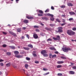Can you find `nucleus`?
Wrapping results in <instances>:
<instances>
[{
	"mask_svg": "<svg viewBox=\"0 0 76 76\" xmlns=\"http://www.w3.org/2000/svg\"><path fill=\"white\" fill-rule=\"evenodd\" d=\"M67 33L69 35H73L75 34V32L73 31L72 30H68L67 31Z\"/></svg>",
	"mask_w": 76,
	"mask_h": 76,
	"instance_id": "obj_1",
	"label": "nucleus"
},
{
	"mask_svg": "<svg viewBox=\"0 0 76 76\" xmlns=\"http://www.w3.org/2000/svg\"><path fill=\"white\" fill-rule=\"evenodd\" d=\"M14 53L15 54V56L17 58H21L22 56L20 55H18V54H19V52L18 51H15L14 52Z\"/></svg>",
	"mask_w": 76,
	"mask_h": 76,
	"instance_id": "obj_2",
	"label": "nucleus"
},
{
	"mask_svg": "<svg viewBox=\"0 0 76 76\" xmlns=\"http://www.w3.org/2000/svg\"><path fill=\"white\" fill-rule=\"evenodd\" d=\"M71 49L69 48H62V50L64 52H68Z\"/></svg>",
	"mask_w": 76,
	"mask_h": 76,
	"instance_id": "obj_3",
	"label": "nucleus"
},
{
	"mask_svg": "<svg viewBox=\"0 0 76 76\" xmlns=\"http://www.w3.org/2000/svg\"><path fill=\"white\" fill-rule=\"evenodd\" d=\"M47 15L49 16H51V17L50 18V20L52 21H54V18L53 17V15L52 14H50L49 13H48L47 14Z\"/></svg>",
	"mask_w": 76,
	"mask_h": 76,
	"instance_id": "obj_4",
	"label": "nucleus"
},
{
	"mask_svg": "<svg viewBox=\"0 0 76 76\" xmlns=\"http://www.w3.org/2000/svg\"><path fill=\"white\" fill-rule=\"evenodd\" d=\"M58 31L59 32H63V27H60L58 28Z\"/></svg>",
	"mask_w": 76,
	"mask_h": 76,
	"instance_id": "obj_5",
	"label": "nucleus"
},
{
	"mask_svg": "<svg viewBox=\"0 0 76 76\" xmlns=\"http://www.w3.org/2000/svg\"><path fill=\"white\" fill-rule=\"evenodd\" d=\"M33 37L35 39H37L38 38V37L36 34H34L33 35Z\"/></svg>",
	"mask_w": 76,
	"mask_h": 76,
	"instance_id": "obj_6",
	"label": "nucleus"
},
{
	"mask_svg": "<svg viewBox=\"0 0 76 76\" xmlns=\"http://www.w3.org/2000/svg\"><path fill=\"white\" fill-rule=\"evenodd\" d=\"M9 32L10 34H11L12 35H13V36H14V37H16V34L14 33L13 32L11 31H9Z\"/></svg>",
	"mask_w": 76,
	"mask_h": 76,
	"instance_id": "obj_7",
	"label": "nucleus"
},
{
	"mask_svg": "<svg viewBox=\"0 0 76 76\" xmlns=\"http://www.w3.org/2000/svg\"><path fill=\"white\" fill-rule=\"evenodd\" d=\"M47 52H46V51L45 50H43L41 51V53L42 54H44L45 53H47Z\"/></svg>",
	"mask_w": 76,
	"mask_h": 76,
	"instance_id": "obj_8",
	"label": "nucleus"
},
{
	"mask_svg": "<svg viewBox=\"0 0 76 76\" xmlns=\"http://www.w3.org/2000/svg\"><path fill=\"white\" fill-rule=\"evenodd\" d=\"M69 73L71 75H73L75 74V72L72 71H70L69 72Z\"/></svg>",
	"mask_w": 76,
	"mask_h": 76,
	"instance_id": "obj_9",
	"label": "nucleus"
},
{
	"mask_svg": "<svg viewBox=\"0 0 76 76\" xmlns=\"http://www.w3.org/2000/svg\"><path fill=\"white\" fill-rule=\"evenodd\" d=\"M69 13L71 15H75V13L74 12H69Z\"/></svg>",
	"mask_w": 76,
	"mask_h": 76,
	"instance_id": "obj_10",
	"label": "nucleus"
},
{
	"mask_svg": "<svg viewBox=\"0 0 76 76\" xmlns=\"http://www.w3.org/2000/svg\"><path fill=\"white\" fill-rule=\"evenodd\" d=\"M49 49L50 50H56V49L54 48V47H50L49 48Z\"/></svg>",
	"mask_w": 76,
	"mask_h": 76,
	"instance_id": "obj_11",
	"label": "nucleus"
},
{
	"mask_svg": "<svg viewBox=\"0 0 76 76\" xmlns=\"http://www.w3.org/2000/svg\"><path fill=\"white\" fill-rule=\"evenodd\" d=\"M27 18V19H33V17H29L28 16H27L26 17Z\"/></svg>",
	"mask_w": 76,
	"mask_h": 76,
	"instance_id": "obj_12",
	"label": "nucleus"
},
{
	"mask_svg": "<svg viewBox=\"0 0 76 76\" xmlns=\"http://www.w3.org/2000/svg\"><path fill=\"white\" fill-rule=\"evenodd\" d=\"M63 63V61H58L57 62V63H58V64H62Z\"/></svg>",
	"mask_w": 76,
	"mask_h": 76,
	"instance_id": "obj_13",
	"label": "nucleus"
},
{
	"mask_svg": "<svg viewBox=\"0 0 76 76\" xmlns=\"http://www.w3.org/2000/svg\"><path fill=\"white\" fill-rule=\"evenodd\" d=\"M67 5L68 6H73V4L71 3H69L67 4Z\"/></svg>",
	"mask_w": 76,
	"mask_h": 76,
	"instance_id": "obj_14",
	"label": "nucleus"
},
{
	"mask_svg": "<svg viewBox=\"0 0 76 76\" xmlns=\"http://www.w3.org/2000/svg\"><path fill=\"white\" fill-rule=\"evenodd\" d=\"M10 47L11 49H13V50H15V47L14 46H10Z\"/></svg>",
	"mask_w": 76,
	"mask_h": 76,
	"instance_id": "obj_15",
	"label": "nucleus"
},
{
	"mask_svg": "<svg viewBox=\"0 0 76 76\" xmlns=\"http://www.w3.org/2000/svg\"><path fill=\"white\" fill-rule=\"evenodd\" d=\"M56 39L57 40H60V37L59 36H57L56 37Z\"/></svg>",
	"mask_w": 76,
	"mask_h": 76,
	"instance_id": "obj_16",
	"label": "nucleus"
},
{
	"mask_svg": "<svg viewBox=\"0 0 76 76\" xmlns=\"http://www.w3.org/2000/svg\"><path fill=\"white\" fill-rule=\"evenodd\" d=\"M23 22L24 23H28V20H24Z\"/></svg>",
	"mask_w": 76,
	"mask_h": 76,
	"instance_id": "obj_17",
	"label": "nucleus"
},
{
	"mask_svg": "<svg viewBox=\"0 0 76 76\" xmlns=\"http://www.w3.org/2000/svg\"><path fill=\"white\" fill-rule=\"evenodd\" d=\"M28 47H30V48H33V46L31 45H28Z\"/></svg>",
	"mask_w": 76,
	"mask_h": 76,
	"instance_id": "obj_18",
	"label": "nucleus"
},
{
	"mask_svg": "<svg viewBox=\"0 0 76 76\" xmlns=\"http://www.w3.org/2000/svg\"><path fill=\"white\" fill-rule=\"evenodd\" d=\"M17 31L19 32L21 31V29L20 28H18L17 29Z\"/></svg>",
	"mask_w": 76,
	"mask_h": 76,
	"instance_id": "obj_19",
	"label": "nucleus"
},
{
	"mask_svg": "<svg viewBox=\"0 0 76 76\" xmlns=\"http://www.w3.org/2000/svg\"><path fill=\"white\" fill-rule=\"evenodd\" d=\"M6 65V66H7V67H9V66H10V63L7 64Z\"/></svg>",
	"mask_w": 76,
	"mask_h": 76,
	"instance_id": "obj_20",
	"label": "nucleus"
},
{
	"mask_svg": "<svg viewBox=\"0 0 76 76\" xmlns=\"http://www.w3.org/2000/svg\"><path fill=\"white\" fill-rule=\"evenodd\" d=\"M39 13H41L42 14V13H43V12L41 10H39Z\"/></svg>",
	"mask_w": 76,
	"mask_h": 76,
	"instance_id": "obj_21",
	"label": "nucleus"
},
{
	"mask_svg": "<svg viewBox=\"0 0 76 76\" xmlns=\"http://www.w3.org/2000/svg\"><path fill=\"white\" fill-rule=\"evenodd\" d=\"M47 41H52V39L49 38L47 40Z\"/></svg>",
	"mask_w": 76,
	"mask_h": 76,
	"instance_id": "obj_22",
	"label": "nucleus"
},
{
	"mask_svg": "<svg viewBox=\"0 0 76 76\" xmlns=\"http://www.w3.org/2000/svg\"><path fill=\"white\" fill-rule=\"evenodd\" d=\"M61 65H58L57 67V68H60V67H61Z\"/></svg>",
	"mask_w": 76,
	"mask_h": 76,
	"instance_id": "obj_23",
	"label": "nucleus"
},
{
	"mask_svg": "<svg viewBox=\"0 0 76 76\" xmlns=\"http://www.w3.org/2000/svg\"><path fill=\"white\" fill-rule=\"evenodd\" d=\"M23 49H24V50H29V48H28L23 47Z\"/></svg>",
	"mask_w": 76,
	"mask_h": 76,
	"instance_id": "obj_24",
	"label": "nucleus"
},
{
	"mask_svg": "<svg viewBox=\"0 0 76 76\" xmlns=\"http://www.w3.org/2000/svg\"><path fill=\"white\" fill-rule=\"evenodd\" d=\"M49 56L50 58H53V55L51 54H50L49 55Z\"/></svg>",
	"mask_w": 76,
	"mask_h": 76,
	"instance_id": "obj_25",
	"label": "nucleus"
},
{
	"mask_svg": "<svg viewBox=\"0 0 76 76\" xmlns=\"http://www.w3.org/2000/svg\"><path fill=\"white\" fill-rule=\"evenodd\" d=\"M43 56H44V57H47L48 56V54H43Z\"/></svg>",
	"mask_w": 76,
	"mask_h": 76,
	"instance_id": "obj_26",
	"label": "nucleus"
},
{
	"mask_svg": "<svg viewBox=\"0 0 76 76\" xmlns=\"http://www.w3.org/2000/svg\"><path fill=\"white\" fill-rule=\"evenodd\" d=\"M25 67L27 69L28 68V65L27 64H26L25 65Z\"/></svg>",
	"mask_w": 76,
	"mask_h": 76,
	"instance_id": "obj_27",
	"label": "nucleus"
},
{
	"mask_svg": "<svg viewBox=\"0 0 76 76\" xmlns=\"http://www.w3.org/2000/svg\"><path fill=\"white\" fill-rule=\"evenodd\" d=\"M34 28H38L39 27L37 26H34Z\"/></svg>",
	"mask_w": 76,
	"mask_h": 76,
	"instance_id": "obj_28",
	"label": "nucleus"
},
{
	"mask_svg": "<svg viewBox=\"0 0 76 76\" xmlns=\"http://www.w3.org/2000/svg\"><path fill=\"white\" fill-rule=\"evenodd\" d=\"M26 59L27 60H30L31 59L30 58H28V57H26Z\"/></svg>",
	"mask_w": 76,
	"mask_h": 76,
	"instance_id": "obj_29",
	"label": "nucleus"
},
{
	"mask_svg": "<svg viewBox=\"0 0 76 76\" xmlns=\"http://www.w3.org/2000/svg\"><path fill=\"white\" fill-rule=\"evenodd\" d=\"M45 29H46V30H47L48 31H50V28L47 27L45 28Z\"/></svg>",
	"mask_w": 76,
	"mask_h": 76,
	"instance_id": "obj_30",
	"label": "nucleus"
},
{
	"mask_svg": "<svg viewBox=\"0 0 76 76\" xmlns=\"http://www.w3.org/2000/svg\"><path fill=\"white\" fill-rule=\"evenodd\" d=\"M49 12V9H47V10L45 11V13H47V12Z\"/></svg>",
	"mask_w": 76,
	"mask_h": 76,
	"instance_id": "obj_31",
	"label": "nucleus"
},
{
	"mask_svg": "<svg viewBox=\"0 0 76 76\" xmlns=\"http://www.w3.org/2000/svg\"><path fill=\"white\" fill-rule=\"evenodd\" d=\"M6 54H7V55H8V56H9V55H10V54H11L9 52H7L6 53Z\"/></svg>",
	"mask_w": 76,
	"mask_h": 76,
	"instance_id": "obj_32",
	"label": "nucleus"
},
{
	"mask_svg": "<svg viewBox=\"0 0 76 76\" xmlns=\"http://www.w3.org/2000/svg\"><path fill=\"white\" fill-rule=\"evenodd\" d=\"M73 19L72 18H71L69 19V21H71L73 20Z\"/></svg>",
	"mask_w": 76,
	"mask_h": 76,
	"instance_id": "obj_33",
	"label": "nucleus"
},
{
	"mask_svg": "<svg viewBox=\"0 0 76 76\" xmlns=\"http://www.w3.org/2000/svg\"><path fill=\"white\" fill-rule=\"evenodd\" d=\"M49 74H50V72H48L46 73L45 74H44L43 75H48Z\"/></svg>",
	"mask_w": 76,
	"mask_h": 76,
	"instance_id": "obj_34",
	"label": "nucleus"
},
{
	"mask_svg": "<svg viewBox=\"0 0 76 76\" xmlns=\"http://www.w3.org/2000/svg\"><path fill=\"white\" fill-rule=\"evenodd\" d=\"M2 34H4V35H6V34H7V32L2 31Z\"/></svg>",
	"mask_w": 76,
	"mask_h": 76,
	"instance_id": "obj_35",
	"label": "nucleus"
},
{
	"mask_svg": "<svg viewBox=\"0 0 76 76\" xmlns=\"http://www.w3.org/2000/svg\"><path fill=\"white\" fill-rule=\"evenodd\" d=\"M61 58H62L63 59H66V58L63 56H61Z\"/></svg>",
	"mask_w": 76,
	"mask_h": 76,
	"instance_id": "obj_36",
	"label": "nucleus"
},
{
	"mask_svg": "<svg viewBox=\"0 0 76 76\" xmlns=\"http://www.w3.org/2000/svg\"><path fill=\"white\" fill-rule=\"evenodd\" d=\"M73 31H76V28L74 27V28H72Z\"/></svg>",
	"mask_w": 76,
	"mask_h": 76,
	"instance_id": "obj_37",
	"label": "nucleus"
},
{
	"mask_svg": "<svg viewBox=\"0 0 76 76\" xmlns=\"http://www.w3.org/2000/svg\"><path fill=\"white\" fill-rule=\"evenodd\" d=\"M50 26H52V27H53V26H55V25L54 24H50Z\"/></svg>",
	"mask_w": 76,
	"mask_h": 76,
	"instance_id": "obj_38",
	"label": "nucleus"
},
{
	"mask_svg": "<svg viewBox=\"0 0 76 76\" xmlns=\"http://www.w3.org/2000/svg\"><path fill=\"white\" fill-rule=\"evenodd\" d=\"M43 70H44V71H47V70H48V69L45 68H43Z\"/></svg>",
	"mask_w": 76,
	"mask_h": 76,
	"instance_id": "obj_39",
	"label": "nucleus"
},
{
	"mask_svg": "<svg viewBox=\"0 0 76 76\" xmlns=\"http://www.w3.org/2000/svg\"><path fill=\"white\" fill-rule=\"evenodd\" d=\"M0 65L1 66H4L3 63H0Z\"/></svg>",
	"mask_w": 76,
	"mask_h": 76,
	"instance_id": "obj_40",
	"label": "nucleus"
},
{
	"mask_svg": "<svg viewBox=\"0 0 76 76\" xmlns=\"http://www.w3.org/2000/svg\"><path fill=\"white\" fill-rule=\"evenodd\" d=\"M56 20L57 21V22H61V21H60V20H59V19H56Z\"/></svg>",
	"mask_w": 76,
	"mask_h": 76,
	"instance_id": "obj_41",
	"label": "nucleus"
},
{
	"mask_svg": "<svg viewBox=\"0 0 76 76\" xmlns=\"http://www.w3.org/2000/svg\"><path fill=\"white\" fill-rule=\"evenodd\" d=\"M56 55H54L52 56V58H54V57H56Z\"/></svg>",
	"mask_w": 76,
	"mask_h": 76,
	"instance_id": "obj_42",
	"label": "nucleus"
},
{
	"mask_svg": "<svg viewBox=\"0 0 76 76\" xmlns=\"http://www.w3.org/2000/svg\"><path fill=\"white\" fill-rule=\"evenodd\" d=\"M58 76H62V74L61 73H58L57 74Z\"/></svg>",
	"mask_w": 76,
	"mask_h": 76,
	"instance_id": "obj_43",
	"label": "nucleus"
},
{
	"mask_svg": "<svg viewBox=\"0 0 76 76\" xmlns=\"http://www.w3.org/2000/svg\"><path fill=\"white\" fill-rule=\"evenodd\" d=\"M65 5H62L61 7V8H65Z\"/></svg>",
	"mask_w": 76,
	"mask_h": 76,
	"instance_id": "obj_44",
	"label": "nucleus"
},
{
	"mask_svg": "<svg viewBox=\"0 0 76 76\" xmlns=\"http://www.w3.org/2000/svg\"><path fill=\"white\" fill-rule=\"evenodd\" d=\"M42 14H38V15L39 16H42Z\"/></svg>",
	"mask_w": 76,
	"mask_h": 76,
	"instance_id": "obj_45",
	"label": "nucleus"
},
{
	"mask_svg": "<svg viewBox=\"0 0 76 76\" xmlns=\"http://www.w3.org/2000/svg\"><path fill=\"white\" fill-rule=\"evenodd\" d=\"M7 45H6L4 44L3 45V47H6Z\"/></svg>",
	"mask_w": 76,
	"mask_h": 76,
	"instance_id": "obj_46",
	"label": "nucleus"
},
{
	"mask_svg": "<svg viewBox=\"0 0 76 76\" xmlns=\"http://www.w3.org/2000/svg\"><path fill=\"white\" fill-rule=\"evenodd\" d=\"M26 37L28 38V39H29V35L28 34H26Z\"/></svg>",
	"mask_w": 76,
	"mask_h": 76,
	"instance_id": "obj_47",
	"label": "nucleus"
},
{
	"mask_svg": "<svg viewBox=\"0 0 76 76\" xmlns=\"http://www.w3.org/2000/svg\"><path fill=\"white\" fill-rule=\"evenodd\" d=\"M53 39H54V40H57V38L56 37H53Z\"/></svg>",
	"mask_w": 76,
	"mask_h": 76,
	"instance_id": "obj_48",
	"label": "nucleus"
},
{
	"mask_svg": "<svg viewBox=\"0 0 76 76\" xmlns=\"http://www.w3.org/2000/svg\"><path fill=\"white\" fill-rule=\"evenodd\" d=\"M72 69H76V66H73L72 67Z\"/></svg>",
	"mask_w": 76,
	"mask_h": 76,
	"instance_id": "obj_49",
	"label": "nucleus"
},
{
	"mask_svg": "<svg viewBox=\"0 0 76 76\" xmlns=\"http://www.w3.org/2000/svg\"><path fill=\"white\" fill-rule=\"evenodd\" d=\"M33 55L34 56V57H36L37 55L33 53Z\"/></svg>",
	"mask_w": 76,
	"mask_h": 76,
	"instance_id": "obj_50",
	"label": "nucleus"
},
{
	"mask_svg": "<svg viewBox=\"0 0 76 76\" xmlns=\"http://www.w3.org/2000/svg\"><path fill=\"white\" fill-rule=\"evenodd\" d=\"M36 31V32H39V30L38 29H36L35 30Z\"/></svg>",
	"mask_w": 76,
	"mask_h": 76,
	"instance_id": "obj_51",
	"label": "nucleus"
},
{
	"mask_svg": "<svg viewBox=\"0 0 76 76\" xmlns=\"http://www.w3.org/2000/svg\"><path fill=\"white\" fill-rule=\"evenodd\" d=\"M66 23H64L62 24H61V26H63L64 25H66Z\"/></svg>",
	"mask_w": 76,
	"mask_h": 76,
	"instance_id": "obj_52",
	"label": "nucleus"
},
{
	"mask_svg": "<svg viewBox=\"0 0 76 76\" xmlns=\"http://www.w3.org/2000/svg\"><path fill=\"white\" fill-rule=\"evenodd\" d=\"M51 9L52 10H54V7H53V6L51 7Z\"/></svg>",
	"mask_w": 76,
	"mask_h": 76,
	"instance_id": "obj_53",
	"label": "nucleus"
},
{
	"mask_svg": "<svg viewBox=\"0 0 76 76\" xmlns=\"http://www.w3.org/2000/svg\"><path fill=\"white\" fill-rule=\"evenodd\" d=\"M35 63H39V61H35Z\"/></svg>",
	"mask_w": 76,
	"mask_h": 76,
	"instance_id": "obj_54",
	"label": "nucleus"
},
{
	"mask_svg": "<svg viewBox=\"0 0 76 76\" xmlns=\"http://www.w3.org/2000/svg\"><path fill=\"white\" fill-rule=\"evenodd\" d=\"M45 20H48V18H47L45 17Z\"/></svg>",
	"mask_w": 76,
	"mask_h": 76,
	"instance_id": "obj_55",
	"label": "nucleus"
},
{
	"mask_svg": "<svg viewBox=\"0 0 76 76\" xmlns=\"http://www.w3.org/2000/svg\"><path fill=\"white\" fill-rule=\"evenodd\" d=\"M4 61V60L2 59H0V62H2V61Z\"/></svg>",
	"mask_w": 76,
	"mask_h": 76,
	"instance_id": "obj_56",
	"label": "nucleus"
},
{
	"mask_svg": "<svg viewBox=\"0 0 76 76\" xmlns=\"http://www.w3.org/2000/svg\"><path fill=\"white\" fill-rule=\"evenodd\" d=\"M23 71H24V74H26V73H25V70L24 69H23Z\"/></svg>",
	"mask_w": 76,
	"mask_h": 76,
	"instance_id": "obj_57",
	"label": "nucleus"
},
{
	"mask_svg": "<svg viewBox=\"0 0 76 76\" xmlns=\"http://www.w3.org/2000/svg\"><path fill=\"white\" fill-rule=\"evenodd\" d=\"M45 17H42V19H43V20H45Z\"/></svg>",
	"mask_w": 76,
	"mask_h": 76,
	"instance_id": "obj_58",
	"label": "nucleus"
},
{
	"mask_svg": "<svg viewBox=\"0 0 76 76\" xmlns=\"http://www.w3.org/2000/svg\"><path fill=\"white\" fill-rule=\"evenodd\" d=\"M62 22H65V20L63 19H62Z\"/></svg>",
	"mask_w": 76,
	"mask_h": 76,
	"instance_id": "obj_59",
	"label": "nucleus"
},
{
	"mask_svg": "<svg viewBox=\"0 0 76 76\" xmlns=\"http://www.w3.org/2000/svg\"><path fill=\"white\" fill-rule=\"evenodd\" d=\"M19 0H16V2L17 3H18V1H19Z\"/></svg>",
	"mask_w": 76,
	"mask_h": 76,
	"instance_id": "obj_60",
	"label": "nucleus"
},
{
	"mask_svg": "<svg viewBox=\"0 0 76 76\" xmlns=\"http://www.w3.org/2000/svg\"><path fill=\"white\" fill-rule=\"evenodd\" d=\"M24 38H25V37L23 36H22V39H24Z\"/></svg>",
	"mask_w": 76,
	"mask_h": 76,
	"instance_id": "obj_61",
	"label": "nucleus"
},
{
	"mask_svg": "<svg viewBox=\"0 0 76 76\" xmlns=\"http://www.w3.org/2000/svg\"><path fill=\"white\" fill-rule=\"evenodd\" d=\"M55 54H58V52L56 51V52H55Z\"/></svg>",
	"mask_w": 76,
	"mask_h": 76,
	"instance_id": "obj_62",
	"label": "nucleus"
},
{
	"mask_svg": "<svg viewBox=\"0 0 76 76\" xmlns=\"http://www.w3.org/2000/svg\"><path fill=\"white\" fill-rule=\"evenodd\" d=\"M62 17H65V15H62Z\"/></svg>",
	"mask_w": 76,
	"mask_h": 76,
	"instance_id": "obj_63",
	"label": "nucleus"
},
{
	"mask_svg": "<svg viewBox=\"0 0 76 76\" xmlns=\"http://www.w3.org/2000/svg\"><path fill=\"white\" fill-rule=\"evenodd\" d=\"M23 29H26V27H23Z\"/></svg>",
	"mask_w": 76,
	"mask_h": 76,
	"instance_id": "obj_64",
	"label": "nucleus"
}]
</instances>
